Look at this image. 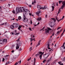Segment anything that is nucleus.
Returning a JSON list of instances; mask_svg holds the SVG:
<instances>
[{
  "instance_id": "43",
  "label": "nucleus",
  "mask_w": 65,
  "mask_h": 65,
  "mask_svg": "<svg viewBox=\"0 0 65 65\" xmlns=\"http://www.w3.org/2000/svg\"><path fill=\"white\" fill-rule=\"evenodd\" d=\"M17 42H18V41H20V39L19 38L18 40H17Z\"/></svg>"
},
{
  "instance_id": "64",
  "label": "nucleus",
  "mask_w": 65,
  "mask_h": 65,
  "mask_svg": "<svg viewBox=\"0 0 65 65\" xmlns=\"http://www.w3.org/2000/svg\"><path fill=\"white\" fill-rule=\"evenodd\" d=\"M60 65H63V63L60 64Z\"/></svg>"
},
{
  "instance_id": "37",
  "label": "nucleus",
  "mask_w": 65,
  "mask_h": 65,
  "mask_svg": "<svg viewBox=\"0 0 65 65\" xmlns=\"http://www.w3.org/2000/svg\"><path fill=\"white\" fill-rule=\"evenodd\" d=\"M12 12L13 13H15V11H14V10H13V11H12Z\"/></svg>"
},
{
  "instance_id": "60",
  "label": "nucleus",
  "mask_w": 65,
  "mask_h": 65,
  "mask_svg": "<svg viewBox=\"0 0 65 65\" xmlns=\"http://www.w3.org/2000/svg\"><path fill=\"white\" fill-rule=\"evenodd\" d=\"M63 61H65V57H64V59L63 60Z\"/></svg>"
},
{
  "instance_id": "48",
  "label": "nucleus",
  "mask_w": 65,
  "mask_h": 65,
  "mask_svg": "<svg viewBox=\"0 0 65 65\" xmlns=\"http://www.w3.org/2000/svg\"><path fill=\"white\" fill-rule=\"evenodd\" d=\"M9 57V55H7L5 56L6 57Z\"/></svg>"
},
{
  "instance_id": "56",
  "label": "nucleus",
  "mask_w": 65,
  "mask_h": 65,
  "mask_svg": "<svg viewBox=\"0 0 65 65\" xmlns=\"http://www.w3.org/2000/svg\"><path fill=\"white\" fill-rule=\"evenodd\" d=\"M9 64L8 62H7L6 63V64Z\"/></svg>"
},
{
  "instance_id": "59",
  "label": "nucleus",
  "mask_w": 65,
  "mask_h": 65,
  "mask_svg": "<svg viewBox=\"0 0 65 65\" xmlns=\"http://www.w3.org/2000/svg\"><path fill=\"white\" fill-rule=\"evenodd\" d=\"M58 3H56V5L57 6H58Z\"/></svg>"
},
{
  "instance_id": "2",
  "label": "nucleus",
  "mask_w": 65,
  "mask_h": 65,
  "mask_svg": "<svg viewBox=\"0 0 65 65\" xmlns=\"http://www.w3.org/2000/svg\"><path fill=\"white\" fill-rule=\"evenodd\" d=\"M23 22H28V19L26 17V15L24 14H23Z\"/></svg>"
},
{
  "instance_id": "57",
  "label": "nucleus",
  "mask_w": 65,
  "mask_h": 65,
  "mask_svg": "<svg viewBox=\"0 0 65 65\" xmlns=\"http://www.w3.org/2000/svg\"><path fill=\"white\" fill-rule=\"evenodd\" d=\"M40 42H41V40H40L39 41L38 43H40Z\"/></svg>"
},
{
  "instance_id": "40",
  "label": "nucleus",
  "mask_w": 65,
  "mask_h": 65,
  "mask_svg": "<svg viewBox=\"0 0 65 65\" xmlns=\"http://www.w3.org/2000/svg\"><path fill=\"white\" fill-rule=\"evenodd\" d=\"M45 61H46V60L45 59L43 61V63H44V62H45Z\"/></svg>"
},
{
  "instance_id": "45",
  "label": "nucleus",
  "mask_w": 65,
  "mask_h": 65,
  "mask_svg": "<svg viewBox=\"0 0 65 65\" xmlns=\"http://www.w3.org/2000/svg\"><path fill=\"white\" fill-rule=\"evenodd\" d=\"M29 7H32V5H29Z\"/></svg>"
},
{
  "instance_id": "14",
  "label": "nucleus",
  "mask_w": 65,
  "mask_h": 65,
  "mask_svg": "<svg viewBox=\"0 0 65 65\" xmlns=\"http://www.w3.org/2000/svg\"><path fill=\"white\" fill-rule=\"evenodd\" d=\"M14 27H15V28H18L19 27V24L18 23L15 24Z\"/></svg>"
},
{
  "instance_id": "63",
  "label": "nucleus",
  "mask_w": 65,
  "mask_h": 65,
  "mask_svg": "<svg viewBox=\"0 0 65 65\" xmlns=\"http://www.w3.org/2000/svg\"><path fill=\"white\" fill-rule=\"evenodd\" d=\"M59 31H58L57 32V34H58V33H59Z\"/></svg>"
},
{
  "instance_id": "46",
  "label": "nucleus",
  "mask_w": 65,
  "mask_h": 65,
  "mask_svg": "<svg viewBox=\"0 0 65 65\" xmlns=\"http://www.w3.org/2000/svg\"><path fill=\"white\" fill-rule=\"evenodd\" d=\"M14 33L15 34V33H17V30H15Z\"/></svg>"
},
{
  "instance_id": "44",
  "label": "nucleus",
  "mask_w": 65,
  "mask_h": 65,
  "mask_svg": "<svg viewBox=\"0 0 65 65\" xmlns=\"http://www.w3.org/2000/svg\"><path fill=\"white\" fill-rule=\"evenodd\" d=\"M49 23H51L52 24L53 23V21H50V22Z\"/></svg>"
},
{
  "instance_id": "29",
  "label": "nucleus",
  "mask_w": 65,
  "mask_h": 65,
  "mask_svg": "<svg viewBox=\"0 0 65 65\" xmlns=\"http://www.w3.org/2000/svg\"><path fill=\"white\" fill-rule=\"evenodd\" d=\"M32 50V47H30V48H29V51L30 52H31V50Z\"/></svg>"
},
{
  "instance_id": "25",
  "label": "nucleus",
  "mask_w": 65,
  "mask_h": 65,
  "mask_svg": "<svg viewBox=\"0 0 65 65\" xmlns=\"http://www.w3.org/2000/svg\"><path fill=\"white\" fill-rule=\"evenodd\" d=\"M21 19H22V18H21V16H19L18 17V20H19Z\"/></svg>"
},
{
  "instance_id": "55",
  "label": "nucleus",
  "mask_w": 65,
  "mask_h": 65,
  "mask_svg": "<svg viewBox=\"0 0 65 65\" xmlns=\"http://www.w3.org/2000/svg\"><path fill=\"white\" fill-rule=\"evenodd\" d=\"M54 35H55V33L53 32V34L52 35V36H54Z\"/></svg>"
},
{
  "instance_id": "31",
  "label": "nucleus",
  "mask_w": 65,
  "mask_h": 65,
  "mask_svg": "<svg viewBox=\"0 0 65 65\" xmlns=\"http://www.w3.org/2000/svg\"><path fill=\"white\" fill-rule=\"evenodd\" d=\"M62 2V1H59V4H60V3H61V2Z\"/></svg>"
},
{
  "instance_id": "38",
  "label": "nucleus",
  "mask_w": 65,
  "mask_h": 65,
  "mask_svg": "<svg viewBox=\"0 0 65 65\" xmlns=\"http://www.w3.org/2000/svg\"><path fill=\"white\" fill-rule=\"evenodd\" d=\"M58 63L59 64H61L62 63V62L61 61H59V62H58Z\"/></svg>"
},
{
  "instance_id": "42",
  "label": "nucleus",
  "mask_w": 65,
  "mask_h": 65,
  "mask_svg": "<svg viewBox=\"0 0 65 65\" xmlns=\"http://www.w3.org/2000/svg\"><path fill=\"white\" fill-rule=\"evenodd\" d=\"M11 33L12 35H14V34H15L13 32H11Z\"/></svg>"
},
{
  "instance_id": "49",
  "label": "nucleus",
  "mask_w": 65,
  "mask_h": 65,
  "mask_svg": "<svg viewBox=\"0 0 65 65\" xmlns=\"http://www.w3.org/2000/svg\"><path fill=\"white\" fill-rule=\"evenodd\" d=\"M30 24H32V20H30Z\"/></svg>"
},
{
  "instance_id": "53",
  "label": "nucleus",
  "mask_w": 65,
  "mask_h": 65,
  "mask_svg": "<svg viewBox=\"0 0 65 65\" xmlns=\"http://www.w3.org/2000/svg\"><path fill=\"white\" fill-rule=\"evenodd\" d=\"M18 62H16L15 63V65H18Z\"/></svg>"
},
{
  "instance_id": "47",
  "label": "nucleus",
  "mask_w": 65,
  "mask_h": 65,
  "mask_svg": "<svg viewBox=\"0 0 65 65\" xmlns=\"http://www.w3.org/2000/svg\"><path fill=\"white\" fill-rule=\"evenodd\" d=\"M65 42H64V43L63 44V45H62V46H64V45L65 44Z\"/></svg>"
},
{
  "instance_id": "34",
  "label": "nucleus",
  "mask_w": 65,
  "mask_h": 65,
  "mask_svg": "<svg viewBox=\"0 0 65 65\" xmlns=\"http://www.w3.org/2000/svg\"><path fill=\"white\" fill-rule=\"evenodd\" d=\"M4 61H5V59H4V58H3V60H2V62H4Z\"/></svg>"
},
{
  "instance_id": "9",
  "label": "nucleus",
  "mask_w": 65,
  "mask_h": 65,
  "mask_svg": "<svg viewBox=\"0 0 65 65\" xmlns=\"http://www.w3.org/2000/svg\"><path fill=\"white\" fill-rule=\"evenodd\" d=\"M50 45H51V43L48 42V43L47 44V48L48 49V50H50V49H51V48L49 47L50 46Z\"/></svg>"
},
{
  "instance_id": "52",
  "label": "nucleus",
  "mask_w": 65,
  "mask_h": 65,
  "mask_svg": "<svg viewBox=\"0 0 65 65\" xmlns=\"http://www.w3.org/2000/svg\"><path fill=\"white\" fill-rule=\"evenodd\" d=\"M20 34V33H17L15 34V35H19Z\"/></svg>"
},
{
  "instance_id": "61",
  "label": "nucleus",
  "mask_w": 65,
  "mask_h": 65,
  "mask_svg": "<svg viewBox=\"0 0 65 65\" xmlns=\"http://www.w3.org/2000/svg\"><path fill=\"white\" fill-rule=\"evenodd\" d=\"M58 11H59V12H61V11H60V8H59V10Z\"/></svg>"
},
{
  "instance_id": "1",
  "label": "nucleus",
  "mask_w": 65,
  "mask_h": 65,
  "mask_svg": "<svg viewBox=\"0 0 65 65\" xmlns=\"http://www.w3.org/2000/svg\"><path fill=\"white\" fill-rule=\"evenodd\" d=\"M16 11L17 12V13H19V12H22L23 11L26 12H27V14H28V13L30 12L29 10L28 9H26L25 10V9H24L23 7H21L19 9L18 8H16Z\"/></svg>"
},
{
  "instance_id": "13",
  "label": "nucleus",
  "mask_w": 65,
  "mask_h": 65,
  "mask_svg": "<svg viewBox=\"0 0 65 65\" xmlns=\"http://www.w3.org/2000/svg\"><path fill=\"white\" fill-rule=\"evenodd\" d=\"M3 43H4V42L3 41V40L1 39L0 40V44H3Z\"/></svg>"
},
{
  "instance_id": "36",
  "label": "nucleus",
  "mask_w": 65,
  "mask_h": 65,
  "mask_svg": "<svg viewBox=\"0 0 65 65\" xmlns=\"http://www.w3.org/2000/svg\"><path fill=\"white\" fill-rule=\"evenodd\" d=\"M60 28H61V27H58L57 28V30H59V29H60Z\"/></svg>"
},
{
  "instance_id": "11",
  "label": "nucleus",
  "mask_w": 65,
  "mask_h": 65,
  "mask_svg": "<svg viewBox=\"0 0 65 65\" xmlns=\"http://www.w3.org/2000/svg\"><path fill=\"white\" fill-rule=\"evenodd\" d=\"M62 5L60 8V9H63V8H64V7L65 6V4H64L63 3H62Z\"/></svg>"
},
{
  "instance_id": "32",
  "label": "nucleus",
  "mask_w": 65,
  "mask_h": 65,
  "mask_svg": "<svg viewBox=\"0 0 65 65\" xmlns=\"http://www.w3.org/2000/svg\"><path fill=\"white\" fill-rule=\"evenodd\" d=\"M40 43H38V44H37V45L36 46V47H37V46H39V45H40Z\"/></svg>"
},
{
  "instance_id": "24",
  "label": "nucleus",
  "mask_w": 65,
  "mask_h": 65,
  "mask_svg": "<svg viewBox=\"0 0 65 65\" xmlns=\"http://www.w3.org/2000/svg\"><path fill=\"white\" fill-rule=\"evenodd\" d=\"M37 8H40V5H38L37 6Z\"/></svg>"
},
{
  "instance_id": "35",
  "label": "nucleus",
  "mask_w": 65,
  "mask_h": 65,
  "mask_svg": "<svg viewBox=\"0 0 65 65\" xmlns=\"http://www.w3.org/2000/svg\"><path fill=\"white\" fill-rule=\"evenodd\" d=\"M18 63H20V64H21V60H20V61L18 62Z\"/></svg>"
},
{
  "instance_id": "8",
  "label": "nucleus",
  "mask_w": 65,
  "mask_h": 65,
  "mask_svg": "<svg viewBox=\"0 0 65 65\" xmlns=\"http://www.w3.org/2000/svg\"><path fill=\"white\" fill-rule=\"evenodd\" d=\"M47 7L46 6H44V7H41L40 8V9H42L43 10H44L45 9H47Z\"/></svg>"
},
{
  "instance_id": "18",
  "label": "nucleus",
  "mask_w": 65,
  "mask_h": 65,
  "mask_svg": "<svg viewBox=\"0 0 65 65\" xmlns=\"http://www.w3.org/2000/svg\"><path fill=\"white\" fill-rule=\"evenodd\" d=\"M37 20L38 21H41V17H39L38 18Z\"/></svg>"
},
{
  "instance_id": "5",
  "label": "nucleus",
  "mask_w": 65,
  "mask_h": 65,
  "mask_svg": "<svg viewBox=\"0 0 65 65\" xmlns=\"http://www.w3.org/2000/svg\"><path fill=\"white\" fill-rule=\"evenodd\" d=\"M50 30H52V29L48 27L47 28V29H45V31L46 32V33H48L49 31H50Z\"/></svg>"
},
{
  "instance_id": "4",
  "label": "nucleus",
  "mask_w": 65,
  "mask_h": 65,
  "mask_svg": "<svg viewBox=\"0 0 65 65\" xmlns=\"http://www.w3.org/2000/svg\"><path fill=\"white\" fill-rule=\"evenodd\" d=\"M19 45H22V43L21 42H19V43L18 44H17V46L16 47V49H19V47H20Z\"/></svg>"
},
{
  "instance_id": "15",
  "label": "nucleus",
  "mask_w": 65,
  "mask_h": 65,
  "mask_svg": "<svg viewBox=\"0 0 65 65\" xmlns=\"http://www.w3.org/2000/svg\"><path fill=\"white\" fill-rule=\"evenodd\" d=\"M3 41H4V42H6V43L7 42V39H3Z\"/></svg>"
},
{
  "instance_id": "27",
  "label": "nucleus",
  "mask_w": 65,
  "mask_h": 65,
  "mask_svg": "<svg viewBox=\"0 0 65 65\" xmlns=\"http://www.w3.org/2000/svg\"><path fill=\"white\" fill-rule=\"evenodd\" d=\"M6 24V23H3L1 25L2 26H3V25H5Z\"/></svg>"
},
{
  "instance_id": "58",
  "label": "nucleus",
  "mask_w": 65,
  "mask_h": 65,
  "mask_svg": "<svg viewBox=\"0 0 65 65\" xmlns=\"http://www.w3.org/2000/svg\"><path fill=\"white\" fill-rule=\"evenodd\" d=\"M14 52V50H12L11 52V53H13V52Z\"/></svg>"
},
{
  "instance_id": "30",
  "label": "nucleus",
  "mask_w": 65,
  "mask_h": 65,
  "mask_svg": "<svg viewBox=\"0 0 65 65\" xmlns=\"http://www.w3.org/2000/svg\"><path fill=\"white\" fill-rule=\"evenodd\" d=\"M52 23H51L50 22L49 23V25H50L51 27H52Z\"/></svg>"
},
{
  "instance_id": "62",
  "label": "nucleus",
  "mask_w": 65,
  "mask_h": 65,
  "mask_svg": "<svg viewBox=\"0 0 65 65\" xmlns=\"http://www.w3.org/2000/svg\"><path fill=\"white\" fill-rule=\"evenodd\" d=\"M2 9H1V7H0V10H1Z\"/></svg>"
},
{
  "instance_id": "3",
  "label": "nucleus",
  "mask_w": 65,
  "mask_h": 65,
  "mask_svg": "<svg viewBox=\"0 0 65 65\" xmlns=\"http://www.w3.org/2000/svg\"><path fill=\"white\" fill-rule=\"evenodd\" d=\"M50 54L49 53H47L44 55V59H47V57L50 55Z\"/></svg>"
},
{
  "instance_id": "26",
  "label": "nucleus",
  "mask_w": 65,
  "mask_h": 65,
  "mask_svg": "<svg viewBox=\"0 0 65 65\" xmlns=\"http://www.w3.org/2000/svg\"><path fill=\"white\" fill-rule=\"evenodd\" d=\"M51 20H53L54 22H56V19H54V18H52L51 19Z\"/></svg>"
},
{
  "instance_id": "20",
  "label": "nucleus",
  "mask_w": 65,
  "mask_h": 65,
  "mask_svg": "<svg viewBox=\"0 0 65 65\" xmlns=\"http://www.w3.org/2000/svg\"><path fill=\"white\" fill-rule=\"evenodd\" d=\"M36 1L35 0L34 1V3H33V1H32V4H33V5H34V3H36Z\"/></svg>"
},
{
  "instance_id": "54",
  "label": "nucleus",
  "mask_w": 65,
  "mask_h": 65,
  "mask_svg": "<svg viewBox=\"0 0 65 65\" xmlns=\"http://www.w3.org/2000/svg\"><path fill=\"white\" fill-rule=\"evenodd\" d=\"M29 30L30 31H32V29H31V28H29Z\"/></svg>"
},
{
  "instance_id": "41",
  "label": "nucleus",
  "mask_w": 65,
  "mask_h": 65,
  "mask_svg": "<svg viewBox=\"0 0 65 65\" xmlns=\"http://www.w3.org/2000/svg\"><path fill=\"white\" fill-rule=\"evenodd\" d=\"M30 39V41L31 42H32V41H33V39H31V38H30V39Z\"/></svg>"
},
{
  "instance_id": "19",
  "label": "nucleus",
  "mask_w": 65,
  "mask_h": 65,
  "mask_svg": "<svg viewBox=\"0 0 65 65\" xmlns=\"http://www.w3.org/2000/svg\"><path fill=\"white\" fill-rule=\"evenodd\" d=\"M52 57H51L49 59L47 60V61H48V62H50V61H51V60H52Z\"/></svg>"
},
{
  "instance_id": "6",
  "label": "nucleus",
  "mask_w": 65,
  "mask_h": 65,
  "mask_svg": "<svg viewBox=\"0 0 65 65\" xmlns=\"http://www.w3.org/2000/svg\"><path fill=\"white\" fill-rule=\"evenodd\" d=\"M39 54L40 55L39 58L40 59H42V55H44V54H43V53L41 52H39Z\"/></svg>"
},
{
  "instance_id": "17",
  "label": "nucleus",
  "mask_w": 65,
  "mask_h": 65,
  "mask_svg": "<svg viewBox=\"0 0 65 65\" xmlns=\"http://www.w3.org/2000/svg\"><path fill=\"white\" fill-rule=\"evenodd\" d=\"M35 63H36V58H34V64L33 65H35Z\"/></svg>"
},
{
  "instance_id": "10",
  "label": "nucleus",
  "mask_w": 65,
  "mask_h": 65,
  "mask_svg": "<svg viewBox=\"0 0 65 65\" xmlns=\"http://www.w3.org/2000/svg\"><path fill=\"white\" fill-rule=\"evenodd\" d=\"M15 26V24L13 23V25H12L10 26L11 29H13L14 28V26Z\"/></svg>"
},
{
  "instance_id": "50",
  "label": "nucleus",
  "mask_w": 65,
  "mask_h": 65,
  "mask_svg": "<svg viewBox=\"0 0 65 65\" xmlns=\"http://www.w3.org/2000/svg\"><path fill=\"white\" fill-rule=\"evenodd\" d=\"M45 18H47V15H45Z\"/></svg>"
},
{
  "instance_id": "12",
  "label": "nucleus",
  "mask_w": 65,
  "mask_h": 65,
  "mask_svg": "<svg viewBox=\"0 0 65 65\" xmlns=\"http://www.w3.org/2000/svg\"><path fill=\"white\" fill-rule=\"evenodd\" d=\"M36 13L39 17V15H41V14H40V11H39L37 12H36Z\"/></svg>"
},
{
  "instance_id": "21",
  "label": "nucleus",
  "mask_w": 65,
  "mask_h": 65,
  "mask_svg": "<svg viewBox=\"0 0 65 65\" xmlns=\"http://www.w3.org/2000/svg\"><path fill=\"white\" fill-rule=\"evenodd\" d=\"M21 27H22V26H21V25H20L18 28V30H21V29H20V28H21Z\"/></svg>"
},
{
  "instance_id": "33",
  "label": "nucleus",
  "mask_w": 65,
  "mask_h": 65,
  "mask_svg": "<svg viewBox=\"0 0 65 65\" xmlns=\"http://www.w3.org/2000/svg\"><path fill=\"white\" fill-rule=\"evenodd\" d=\"M51 51H53L54 50H53V48H52V50L51 49V50H49V51L50 52H51Z\"/></svg>"
},
{
  "instance_id": "16",
  "label": "nucleus",
  "mask_w": 65,
  "mask_h": 65,
  "mask_svg": "<svg viewBox=\"0 0 65 65\" xmlns=\"http://www.w3.org/2000/svg\"><path fill=\"white\" fill-rule=\"evenodd\" d=\"M64 16H63L62 17V19H60L59 20H58V21H58V22H60V21H61V20H63V19H64Z\"/></svg>"
},
{
  "instance_id": "51",
  "label": "nucleus",
  "mask_w": 65,
  "mask_h": 65,
  "mask_svg": "<svg viewBox=\"0 0 65 65\" xmlns=\"http://www.w3.org/2000/svg\"><path fill=\"white\" fill-rule=\"evenodd\" d=\"M63 34L64 33H63V32L62 33L61 35L60 36V37H61L63 35Z\"/></svg>"
},
{
  "instance_id": "7",
  "label": "nucleus",
  "mask_w": 65,
  "mask_h": 65,
  "mask_svg": "<svg viewBox=\"0 0 65 65\" xmlns=\"http://www.w3.org/2000/svg\"><path fill=\"white\" fill-rule=\"evenodd\" d=\"M61 50H62V52H65V46H62Z\"/></svg>"
},
{
  "instance_id": "39",
  "label": "nucleus",
  "mask_w": 65,
  "mask_h": 65,
  "mask_svg": "<svg viewBox=\"0 0 65 65\" xmlns=\"http://www.w3.org/2000/svg\"><path fill=\"white\" fill-rule=\"evenodd\" d=\"M56 19L57 21H58V18H57V17H56Z\"/></svg>"
},
{
  "instance_id": "22",
  "label": "nucleus",
  "mask_w": 65,
  "mask_h": 65,
  "mask_svg": "<svg viewBox=\"0 0 65 65\" xmlns=\"http://www.w3.org/2000/svg\"><path fill=\"white\" fill-rule=\"evenodd\" d=\"M52 11H53V10H54V8H55V7H54V6H52Z\"/></svg>"
},
{
  "instance_id": "28",
  "label": "nucleus",
  "mask_w": 65,
  "mask_h": 65,
  "mask_svg": "<svg viewBox=\"0 0 65 65\" xmlns=\"http://www.w3.org/2000/svg\"><path fill=\"white\" fill-rule=\"evenodd\" d=\"M31 59V57H30L28 59L27 61H29Z\"/></svg>"
},
{
  "instance_id": "23",
  "label": "nucleus",
  "mask_w": 65,
  "mask_h": 65,
  "mask_svg": "<svg viewBox=\"0 0 65 65\" xmlns=\"http://www.w3.org/2000/svg\"><path fill=\"white\" fill-rule=\"evenodd\" d=\"M39 56H40V55L39 54H37L36 55H35V56H36V57H37Z\"/></svg>"
}]
</instances>
